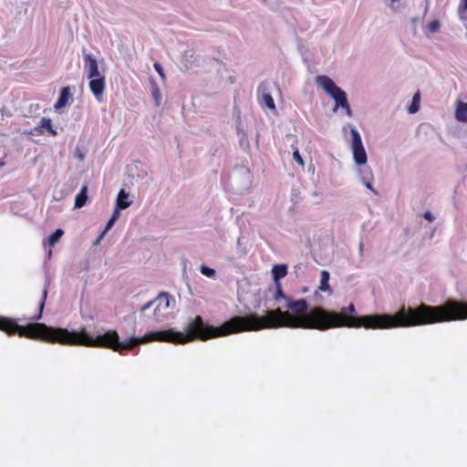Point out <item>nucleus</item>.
<instances>
[{
  "label": "nucleus",
  "mask_w": 467,
  "mask_h": 467,
  "mask_svg": "<svg viewBox=\"0 0 467 467\" xmlns=\"http://www.w3.org/2000/svg\"><path fill=\"white\" fill-rule=\"evenodd\" d=\"M175 305V300L168 293H161L155 299L148 302L140 307L141 312H145L151 306H154L153 319L156 322H162L168 316L169 309Z\"/></svg>",
  "instance_id": "nucleus-4"
},
{
  "label": "nucleus",
  "mask_w": 467,
  "mask_h": 467,
  "mask_svg": "<svg viewBox=\"0 0 467 467\" xmlns=\"http://www.w3.org/2000/svg\"><path fill=\"white\" fill-rule=\"evenodd\" d=\"M106 234L105 232H102L99 236L98 238L96 239V241L94 242V245H97L100 243V241L103 239L104 235Z\"/></svg>",
  "instance_id": "nucleus-35"
},
{
  "label": "nucleus",
  "mask_w": 467,
  "mask_h": 467,
  "mask_svg": "<svg viewBox=\"0 0 467 467\" xmlns=\"http://www.w3.org/2000/svg\"><path fill=\"white\" fill-rule=\"evenodd\" d=\"M275 284L280 283V279L287 275V265L281 264L274 265L272 269Z\"/></svg>",
  "instance_id": "nucleus-13"
},
{
  "label": "nucleus",
  "mask_w": 467,
  "mask_h": 467,
  "mask_svg": "<svg viewBox=\"0 0 467 467\" xmlns=\"http://www.w3.org/2000/svg\"><path fill=\"white\" fill-rule=\"evenodd\" d=\"M39 127L46 129L47 132L52 136L57 135V131L53 129L52 120L50 119L42 118Z\"/></svg>",
  "instance_id": "nucleus-18"
},
{
  "label": "nucleus",
  "mask_w": 467,
  "mask_h": 467,
  "mask_svg": "<svg viewBox=\"0 0 467 467\" xmlns=\"http://www.w3.org/2000/svg\"><path fill=\"white\" fill-rule=\"evenodd\" d=\"M455 119L460 122H467V102L457 101Z\"/></svg>",
  "instance_id": "nucleus-11"
},
{
  "label": "nucleus",
  "mask_w": 467,
  "mask_h": 467,
  "mask_svg": "<svg viewBox=\"0 0 467 467\" xmlns=\"http://www.w3.org/2000/svg\"><path fill=\"white\" fill-rule=\"evenodd\" d=\"M115 223H116V221L110 218L109 220V222L107 223L106 227L103 232L107 233L108 231H109L113 227Z\"/></svg>",
  "instance_id": "nucleus-31"
},
{
  "label": "nucleus",
  "mask_w": 467,
  "mask_h": 467,
  "mask_svg": "<svg viewBox=\"0 0 467 467\" xmlns=\"http://www.w3.org/2000/svg\"><path fill=\"white\" fill-rule=\"evenodd\" d=\"M121 209H118L117 206H115V209H114V212H113V214L111 215V219L117 221L119 218V215H120V211Z\"/></svg>",
  "instance_id": "nucleus-32"
},
{
  "label": "nucleus",
  "mask_w": 467,
  "mask_h": 467,
  "mask_svg": "<svg viewBox=\"0 0 467 467\" xmlns=\"http://www.w3.org/2000/svg\"><path fill=\"white\" fill-rule=\"evenodd\" d=\"M153 67H154L155 70L159 73L161 78L162 79H164L165 78V75H164V71H163V68L161 66V64L156 62V63H154Z\"/></svg>",
  "instance_id": "nucleus-28"
},
{
  "label": "nucleus",
  "mask_w": 467,
  "mask_h": 467,
  "mask_svg": "<svg viewBox=\"0 0 467 467\" xmlns=\"http://www.w3.org/2000/svg\"><path fill=\"white\" fill-rule=\"evenodd\" d=\"M340 108H342L345 110V113L348 116H352V109H350V106L348 104V101H346V104H343Z\"/></svg>",
  "instance_id": "nucleus-29"
},
{
  "label": "nucleus",
  "mask_w": 467,
  "mask_h": 467,
  "mask_svg": "<svg viewBox=\"0 0 467 467\" xmlns=\"http://www.w3.org/2000/svg\"><path fill=\"white\" fill-rule=\"evenodd\" d=\"M463 305H464V315H465V319H467V301H463Z\"/></svg>",
  "instance_id": "nucleus-36"
},
{
  "label": "nucleus",
  "mask_w": 467,
  "mask_h": 467,
  "mask_svg": "<svg viewBox=\"0 0 467 467\" xmlns=\"http://www.w3.org/2000/svg\"><path fill=\"white\" fill-rule=\"evenodd\" d=\"M423 216L429 222H432L435 219L434 215L430 211H426Z\"/></svg>",
  "instance_id": "nucleus-33"
},
{
  "label": "nucleus",
  "mask_w": 467,
  "mask_h": 467,
  "mask_svg": "<svg viewBox=\"0 0 467 467\" xmlns=\"http://www.w3.org/2000/svg\"><path fill=\"white\" fill-rule=\"evenodd\" d=\"M150 92H151V97L153 99L154 104L157 107L160 106L161 102V94L159 87L157 86V84L154 81L151 82Z\"/></svg>",
  "instance_id": "nucleus-17"
},
{
  "label": "nucleus",
  "mask_w": 467,
  "mask_h": 467,
  "mask_svg": "<svg viewBox=\"0 0 467 467\" xmlns=\"http://www.w3.org/2000/svg\"><path fill=\"white\" fill-rule=\"evenodd\" d=\"M200 271L203 275H206L210 278H215L216 272L214 269L210 268L204 265H201Z\"/></svg>",
  "instance_id": "nucleus-23"
},
{
  "label": "nucleus",
  "mask_w": 467,
  "mask_h": 467,
  "mask_svg": "<svg viewBox=\"0 0 467 467\" xmlns=\"http://www.w3.org/2000/svg\"><path fill=\"white\" fill-rule=\"evenodd\" d=\"M64 234V232L63 230L61 229H57L49 237H48V244L50 246H54L58 241L59 239L62 237V235Z\"/></svg>",
  "instance_id": "nucleus-20"
},
{
  "label": "nucleus",
  "mask_w": 467,
  "mask_h": 467,
  "mask_svg": "<svg viewBox=\"0 0 467 467\" xmlns=\"http://www.w3.org/2000/svg\"><path fill=\"white\" fill-rule=\"evenodd\" d=\"M420 99V94L419 93H416L414 96H413V99H412V104L410 106L409 108V112L410 113H415L419 110V106L417 104V102L419 101Z\"/></svg>",
  "instance_id": "nucleus-25"
},
{
  "label": "nucleus",
  "mask_w": 467,
  "mask_h": 467,
  "mask_svg": "<svg viewBox=\"0 0 467 467\" xmlns=\"http://www.w3.org/2000/svg\"><path fill=\"white\" fill-rule=\"evenodd\" d=\"M0 330L9 336L17 334L30 339L41 340L51 344L69 346H85L99 348V336L93 337L85 329L69 331L67 328L54 327L45 323L33 322L26 326H20L14 319L0 317Z\"/></svg>",
  "instance_id": "nucleus-3"
},
{
  "label": "nucleus",
  "mask_w": 467,
  "mask_h": 467,
  "mask_svg": "<svg viewBox=\"0 0 467 467\" xmlns=\"http://www.w3.org/2000/svg\"><path fill=\"white\" fill-rule=\"evenodd\" d=\"M317 85L323 88L325 92L335 100L334 111L346 104L348 100L347 93L336 85V83L327 76H317L316 78Z\"/></svg>",
  "instance_id": "nucleus-5"
},
{
  "label": "nucleus",
  "mask_w": 467,
  "mask_h": 467,
  "mask_svg": "<svg viewBox=\"0 0 467 467\" xmlns=\"http://www.w3.org/2000/svg\"><path fill=\"white\" fill-rule=\"evenodd\" d=\"M356 307L350 304L340 312L330 311L322 306L310 308L309 329L320 331L336 327H365L367 329H389L409 327L428 324L464 320L463 301L448 299L440 306L424 303L416 307H400L394 315L374 314L356 317Z\"/></svg>",
  "instance_id": "nucleus-2"
},
{
  "label": "nucleus",
  "mask_w": 467,
  "mask_h": 467,
  "mask_svg": "<svg viewBox=\"0 0 467 467\" xmlns=\"http://www.w3.org/2000/svg\"><path fill=\"white\" fill-rule=\"evenodd\" d=\"M131 204V201H129V193L124 190H120L117 199H116V206L118 209H126Z\"/></svg>",
  "instance_id": "nucleus-14"
},
{
  "label": "nucleus",
  "mask_w": 467,
  "mask_h": 467,
  "mask_svg": "<svg viewBox=\"0 0 467 467\" xmlns=\"http://www.w3.org/2000/svg\"><path fill=\"white\" fill-rule=\"evenodd\" d=\"M181 63L186 69H190L193 66H196L198 64V58L196 57L195 51L192 48L186 49L182 54Z\"/></svg>",
  "instance_id": "nucleus-9"
},
{
  "label": "nucleus",
  "mask_w": 467,
  "mask_h": 467,
  "mask_svg": "<svg viewBox=\"0 0 467 467\" xmlns=\"http://www.w3.org/2000/svg\"><path fill=\"white\" fill-rule=\"evenodd\" d=\"M293 159L301 166H304V160L301 157L298 149H295L293 152Z\"/></svg>",
  "instance_id": "nucleus-26"
},
{
  "label": "nucleus",
  "mask_w": 467,
  "mask_h": 467,
  "mask_svg": "<svg viewBox=\"0 0 467 467\" xmlns=\"http://www.w3.org/2000/svg\"><path fill=\"white\" fill-rule=\"evenodd\" d=\"M329 277H330V275L329 273L327 271V270H322L321 271V280H320V285H319V289L321 291H330V286H329Z\"/></svg>",
  "instance_id": "nucleus-16"
},
{
  "label": "nucleus",
  "mask_w": 467,
  "mask_h": 467,
  "mask_svg": "<svg viewBox=\"0 0 467 467\" xmlns=\"http://www.w3.org/2000/svg\"><path fill=\"white\" fill-rule=\"evenodd\" d=\"M371 182L372 181H368L364 182L363 183L368 190H370L375 195H377L378 192L373 188Z\"/></svg>",
  "instance_id": "nucleus-30"
},
{
  "label": "nucleus",
  "mask_w": 467,
  "mask_h": 467,
  "mask_svg": "<svg viewBox=\"0 0 467 467\" xmlns=\"http://www.w3.org/2000/svg\"><path fill=\"white\" fill-rule=\"evenodd\" d=\"M440 29V23L437 20H433L429 25V30L431 33H436Z\"/></svg>",
  "instance_id": "nucleus-27"
},
{
  "label": "nucleus",
  "mask_w": 467,
  "mask_h": 467,
  "mask_svg": "<svg viewBox=\"0 0 467 467\" xmlns=\"http://www.w3.org/2000/svg\"><path fill=\"white\" fill-rule=\"evenodd\" d=\"M258 92L261 96V102L264 103L268 109H275V101L265 83H263L259 86Z\"/></svg>",
  "instance_id": "nucleus-10"
},
{
  "label": "nucleus",
  "mask_w": 467,
  "mask_h": 467,
  "mask_svg": "<svg viewBox=\"0 0 467 467\" xmlns=\"http://www.w3.org/2000/svg\"><path fill=\"white\" fill-rule=\"evenodd\" d=\"M276 291L274 294V299L279 302L285 300L286 311H283L281 307L266 311L265 316L257 314H250L244 317L236 316L219 327H213L204 324L202 318L197 316L192 320L188 327L187 332L182 333L173 328L166 330H156L145 334L140 337H130L127 341H119L117 331L109 330L101 337L99 348H110L113 351L122 353L124 350H130L133 348L147 344L153 341L167 342L172 344H186L193 340L205 341L210 338L228 336L230 334L240 333L244 331H258L262 329H272L280 327L288 328H303L309 329L305 326L311 322L310 308L306 299L293 300L285 295L281 283L275 284Z\"/></svg>",
  "instance_id": "nucleus-1"
},
{
  "label": "nucleus",
  "mask_w": 467,
  "mask_h": 467,
  "mask_svg": "<svg viewBox=\"0 0 467 467\" xmlns=\"http://www.w3.org/2000/svg\"><path fill=\"white\" fill-rule=\"evenodd\" d=\"M78 159H79L80 161H83V160H84V158H85V156H84V154H83V153H78Z\"/></svg>",
  "instance_id": "nucleus-37"
},
{
  "label": "nucleus",
  "mask_w": 467,
  "mask_h": 467,
  "mask_svg": "<svg viewBox=\"0 0 467 467\" xmlns=\"http://www.w3.org/2000/svg\"><path fill=\"white\" fill-rule=\"evenodd\" d=\"M400 1L401 0H385V4L390 10L396 12L400 8Z\"/></svg>",
  "instance_id": "nucleus-24"
},
{
  "label": "nucleus",
  "mask_w": 467,
  "mask_h": 467,
  "mask_svg": "<svg viewBox=\"0 0 467 467\" xmlns=\"http://www.w3.org/2000/svg\"><path fill=\"white\" fill-rule=\"evenodd\" d=\"M84 67L87 71L88 78H97L102 76L99 71L97 59L93 57L92 54L87 53L84 54Z\"/></svg>",
  "instance_id": "nucleus-7"
},
{
  "label": "nucleus",
  "mask_w": 467,
  "mask_h": 467,
  "mask_svg": "<svg viewBox=\"0 0 467 467\" xmlns=\"http://www.w3.org/2000/svg\"><path fill=\"white\" fill-rule=\"evenodd\" d=\"M358 176L362 182L373 180V173L368 168H366V169L359 168L358 169Z\"/></svg>",
  "instance_id": "nucleus-19"
},
{
  "label": "nucleus",
  "mask_w": 467,
  "mask_h": 467,
  "mask_svg": "<svg viewBox=\"0 0 467 467\" xmlns=\"http://www.w3.org/2000/svg\"><path fill=\"white\" fill-rule=\"evenodd\" d=\"M89 88L98 101H101L102 95L105 89V77L100 76L97 78H88Z\"/></svg>",
  "instance_id": "nucleus-8"
},
{
  "label": "nucleus",
  "mask_w": 467,
  "mask_h": 467,
  "mask_svg": "<svg viewBox=\"0 0 467 467\" xmlns=\"http://www.w3.org/2000/svg\"><path fill=\"white\" fill-rule=\"evenodd\" d=\"M70 97H71V93H70L69 87L63 88L61 89L59 98H58L57 101L55 104V109L57 110H58V109L64 108L67 104L68 99H69Z\"/></svg>",
  "instance_id": "nucleus-12"
},
{
  "label": "nucleus",
  "mask_w": 467,
  "mask_h": 467,
  "mask_svg": "<svg viewBox=\"0 0 467 467\" xmlns=\"http://www.w3.org/2000/svg\"><path fill=\"white\" fill-rule=\"evenodd\" d=\"M458 14L462 21H467V0H462L458 8Z\"/></svg>",
  "instance_id": "nucleus-21"
},
{
  "label": "nucleus",
  "mask_w": 467,
  "mask_h": 467,
  "mask_svg": "<svg viewBox=\"0 0 467 467\" xmlns=\"http://www.w3.org/2000/svg\"><path fill=\"white\" fill-rule=\"evenodd\" d=\"M47 290L44 289V291H43V298H42V301H41V303L39 305V314L37 316H35V317H31L32 320L37 321V320H39L42 317V312H43V309H44L45 300L47 298Z\"/></svg>",
  "instance_id": "nucleus-22"
},
{
  "label": "nucleus",
  "mask_w": 467,
  "mask_h": 467,
  "mask_svg": "<svg viewBox=\"0 0 467 467\" xmlns=\"http://www.w3.org/2000/svg\"><path fill=\"white\" fill-rule=\"evenodd\" d=\"M236 130H237V133H238V135H240L242 139L245 137V133H244V131L243 130V129L241 128L240 123H237V125H236Z\"/></svg>",
  "instance_id": "nucleus-34"
},
{
  "label": "nucleus",
  "mask_w": 467,
  "mask_h": 467,
  "mask_svg": "<svg viewBox=\"0 0 467 467\" xmlns=\"http://www.w3.org/2000/svg\"><path fill=\"white\" fill-rule=\"evenodd\" d=\"M363 247H364L363 243H360V244H359V253H360V254L363 252Z\"/></svg>",
  "instance_id": "nucleus-38"
},
{
  "label": "nucleus",
  "mask_w": 467,
  "mask_h": 467,
  "mask_svg": "<svg viewBox=\"0 0 467 467\" xmlns=\"http://www.w3.org/2000/svg\"><path fill=\"white\" fill-rule=\"evenodd\" d=\"M88 201V186L84 185L75 198V208L83 207Z\"/></svg>",
  "instance_id": "nucleus-15"
},
{
  "label": "nucleus",
  "mask_w": 467,
  "mask_h": 467,
  "mask_svg": "<svg viewBox=\"0 0 467 467\" xmlns=\"http://www.w3.org/2000/svg\"><path fill=\"white\" fill-rule=\"evenodd\" d=\"M348 126L350 127V134L352 138L351 149L353 160L357 165L363 166L368 161V156L362 143L361 136L354 126L350 124Z\"/></svg>",
  "instance_id": "nucleus-6"
},
{
  "label": "nucleus",
  "mask_w": 467,
  "mask_h": 467,
  "mask_svg": "<svg viewBox=\"0 0 467 467\" xmlns=\"http://www.w3.org/2000/svg\"><path fill=\"white\" fill-rule=\"evenodd\" d=\"M51 254H52V250H51V249H49V250H48V252H47V255H48V257H50V256H51Z\"/></svg>",
  "instance_id": "nucleus-39"
}]
</instances>
